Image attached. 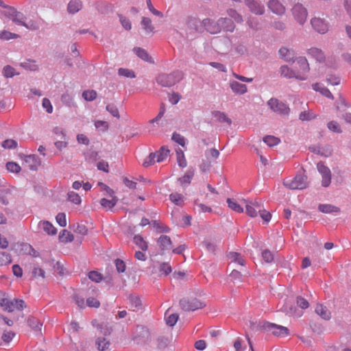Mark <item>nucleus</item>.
<instances>
[{
    "label": "nucleus",
    "mask_w": 351,
    "mask_h": 351,
    "mask_svg": "<svg viewBox=\"0 0 351 351\" xmlns=\"http://www.w3.org/2000/svg\"><path fill=\"white\" fill-rule=\"evenodd\" d=\"M3 74L5 77H12L15 75V69L12 66L7 65L3 67Z\"/></svg>",
    "instance_id": "obj_59"
},
{
    "label": "nucleus",
    "mask_w": 351,
    "mask_h": 351,
    "mask_svg": "<svg viewBox=\"0 0 351 351\" xmlns=\"http://www.w3.org/2000/svg\"><path fill=\"white\" fill-rule=\"evenodd\" d=\"M228 14L230 17L233 19L237 23H241L243 21V18L241 14H239L236 10L233 9H229L227 11Z\"/></svg>",
    "instance_id": "obj_54"
},
{
    "label": "nucleus",
    "mask_w": 351,
    "mask_h": 351,
    "mask_svg": "<svg viewBox=\"0 0 351 351\" xmlns=\"http://www.w3.org/2000/svg\"><path fill=\"white\" fill-rule=\"evenodd\" d=\"M106 110L111 114L112 116L119 119V112L118 108L115 106L111 104L107 105Z\"/></svg>",
    "instance_id": "obj_63"
},
{
    "label": "nucleus",
    "mask_w": 351,
    "mask_h": 351,
    "mask_svg": "<svg viewBox=\"0 0 351 351\" xmlns=\"http://www.w3.org/2000/svg\"><path fill=\"white\" fill-rule=\"evenodd\" d=\"M88 276L90 280L95 282H99L103 278L102 275L97 271H90Z\"/></svg>",
    "instance_id": "obj_52"
},
{
    "label": "nucleus",
    "mask_w": 351,
    "mask_h": 351,
    "mask_svg": "<svg viewBox=\"0 0 351 351\" xmlns=\"http://www.w3.org/2000/svg\"><path fill=\"white\" fill-rule=\"evenodd\" d=\"M308 54L320 62L325 60V56L324 52L318 48L312 47L309 49L308 50Z\"/></svg>",
    "instance_id": "obj_25"
},
{
    "label": "nucleus",
    "mask_w": 351,
    "mask_h": 351,
    "mask_svg": "<svg viewBox=\"0 0 351 351\" xmlns=\"http://www.w3.org/2000/svg\"><path fill=\"white\" fill-rule=\"evenodd\" d=\"M12 263L10 254L0 252V267L5 266Z\"/></svg>",
    "instance_id": "obj_45"
},
{
    "label": "nucleus",
    "mask_w": 351,
    "mask_h": 351,
    "mask_svg": "<svg viewBox=\"0 0 351 351\" xmlns=\"http://www.w3.org/2000/svg\"><path fill=\"white\" fill-rule=\"evenodd\" d=\"M226 202L228 207L231 210L239 213H241L243 212V206L241 204H239L235 199L232 198H228Z\"/></svg>",
    "instance_id": "obj_37"
},
{
    "label": "nucleus",
    "mask_w": 351,
    "mask_h": 351,
    "mask_svg": "<svg viewBox=\"0 0 351 351\" xmlns=\"http://www.w3.org/2000/svg\"><path fill=\"white\" fill-rule=\"evenodd\" d=\"M128 299L130 301V308L133 311H136L141 308L142 302L140 298L138 296L130 295Z\"/></svg>",
    "instance_id": "obj_32"
},
{
    "label": "nucleus",
    "mask_w": 351,
    "mask_h": 351,
    "mask_svg": "<svg viewBox=\"0 0 351 351\" xmlns=\"http://www.w3.org/2000/svg\"><path fill=\"white\" fill-rule=\"evenodd\" d=\"M267 105L274 112L286 116L289 114L290 108L287 104L276 98H271L267 101Z\"/></svg>",
    "instance_id": "obj_5"
},
{
    "label": "nucleus",
    "mask_w": 351,
    "mask_h": 351,
    "mask_svg": "<svg viewBox=\"0 0 351 351\" xmlns=\"http://www.w3.org/2000/svg\"><path fill=\"white\" fill-rule=\"evenodd\" d=\"M245 206V211L250 217H256L259 212L263 210V204L261 202L255 201H247L242 199Z\"/></svg>",
    "instance_id": "obj_7"
},
{
    "label": "nucleus",
    "mask_w": 351,
    "mask_h": 351,
    "mask_svg": "<svg viewBox=\"0 0 351 351\" xmlns=\"http://www.w3.org/2000/svg\"><path fill=\"white\" fill-rule=\"evenodd\" d=\"M284 185L290 189H304L308 185L307 177L303 174L297 175L292 180H285Z\"/></svg>",
    "instance_id": "obj_3"
},
{
    "label": "nucleus",
    "mask_w": 351,
    "mask_h": 351,
    "mask_svg": "<svg viewBox=\"0 0 351 351\" xmlns=\"http://www.w3.org/2000/svg\"><path fill=\"white\" fill-rule=\"evenodd\" d=\"M268 7L272 12L276 14L280 15L285 12V6L278 0H270L268 3Z\"/></svg>",
    "instance_id": "obj_19"
},
{
    "label": "nucleus",
    "mask_w": 351,
    "mask_h": 351,
    "mask_svg": "<svg viewBox=\"0 0 351 351\" xmlns=\"http://www.w3.org/2000/svg\"><path fill=\"white\" fill-rule=\"evenodd\" d=\"M280 71L281 75L287 78H295L302 81L306 80V77L304 74L297 72L295 69H291L286 65L282 66Z\"/></svg>",
    "instance_id": "obj_12"
},
{
    "label": "nucleus",
    "mask_w": 351,
    "mask_h": 351,
    "mask_svg": "<svg viewBox=\"0 0 351 351\" xmlns=\"http://www.w3.org/2000/svg\"><path fill=\"white\" fill-rule=\"evenodd\" d=\"M16 199V193L10 189H0V203L4 206L15 203Z\"/></svg>",
    "instance_id": "obj_9"
},
{
    "label": "nucleus",
    "mask_w": 351,
    "mask_h": 351,
    "mask_svg": "<svg viewBox=\"0 0 351 351\" xmlns=\"http://www.w3.org/2000/svg\"><path fill=\"white\" fill-rule=\"evenodd\" d=\"M68 198L71 202L75 204H80L82 201L80 196L73 191H70L68 193Z\"/></svg>",
    "instance_id": "obj_57"
},
{
    "label": "nucleus",
    "mask_w": 351,
    "mask_h": 351,
    "mask_svg": "<svg viewBox=\"0 0 351 351\" xmlns=\"http://www.w3.org/2000/svg\"><path fill=\"white\" fill-rule=\"evenodd\" d=\"M96 345L99 350L104 351L109 348L110 343L106 338H98L96 341Z\"/></svg>",
    "instance_id": "obj_42"
},
{
    "label": "nucleus",
    "mask_w": 351,
    "mask_h": 351,
    "mask_svg": "<svg viewBox=\"0 0 351 351\" xmlns=\"http://www.w3.org/2000/svg\"><path fill=\"white\" fill-rule=\"evenodd\" d=\"M318 209L320 212L324 213H332L340 211L338 207L331 204H319Z\"/></svg>",
    "instance_id": "obj_36"
},
{
    "label": "nucleus",
    "mask_w": 351,
    "mask_h": 351,
    "mask_svg": "<svg viewBox=\"0 0 351 351\" xmlns=\"http://www.w3.org/2000/svg\"><path fill=\"white\" fill-rule=\"evenodd\" d=\"M194 176V170L189 169L186 173L181 178L178 179L180 184L182 186L189 184L191 182V180Z\"/></svg>",
    "instance_id": "obj_31"
},
{
    "label": "nucleus",
    "mask_w": 351,
    "mask_h": 351,
    "mask_svg": "<svg viewBox=\"0 0 351 351\" xmlns=\"http://www.w3.org/2000/svg\"><path fill=\"white\" fill-rule=\"evenodd\" d=\"M59 239L62 242L68 243L73 241L74 237L71 232L63 230L59 235Z\"/></svg>",
    "instance_id": "obj_39"
},
{
    "label": "nucleus",
    "mask_w": 351,
    "mask_h": 351,
    "mask_svg": "<svg viewBox=\"0 0 351 351\" xmlns=\"http://www.w3.org/2000/svg\"><path fill=\"white\" fill-rule=\"evenodd\" d=\"M207 32L210 34H217L221 30V23L219 19L214 21L210 19H204L202 22Z\"/></svg>",
    "instance_id": "obj_14"
},
{
    "label": "nucleus",
    "mask_w": 351,
    "mask_h": 351,
    "mask_svg": "<svg viewBox=\"0 0 351 351\" xmlns=\"http://www.w3.org/2000/svg\"><path fill=\"white\" fill-rule=\"evenodd\" d=\"M182 77L180 72H173L172 73H162L158 75L156 82L158 84L165 87H169L178 82Z\"/></svg>",
    "instance_id": "obj_1"
},
{
    "label": "nucleus",
    "mask_w": 351,
    "mask_h": 351,
    "mask_svg": "<svg viewBox=\"0 0 351 351\" xmlns=\"http://www.w3.org/2000/svg\"><path fill=\"white\" fill-rule=\"evenodd\" d=\"M292 13L295 19L300 24L303 25L307 18V10L300 3L295 4L293 9Z\"/></svg>",
    "instance_id": "obj_10"
},
{
    "label": "nucleus",
    "mask_w": 351,
    "mask_h": 351,
    "mask_svg": "<svg viewBox=\"0 0 351 351\" xmlns=\"http://www.w3.org/2000/svg\"><path fill=\"white\" fill-rule=\"evenodd\" d=\"M134 51L136 54V56L143 60L147 62H153L152 57L144 49L140 47H135L134 48Z\"/></svg>",
    "instance_id": "obj_30"
},
{
    "label": "nucleus",
    "mask_w": 351,
    "mask_h": 351,
    "mask_svg": "<svg viewBox=\"0 0 351 351\" xmlns=\"http://www.w3.org/2000/svg\"><path fill=\"white\" fill-rule=\"evenodd\" d=\"M245 4L250 10L255 14L261 15L264 13V6L258 3L255 0H245Z\"/></svg>",
    "instance_id": "obj_18"
},
{
    "label": "nucleus",
    "mask_w": 351,
    "mask_h": 351,
    "mask_svg": "<svg viewBox=\"0 0 351 351\" xmlns=\"http://www.w3.org/2000/svg\"><path fill=\"white\" fill-rule=\"evenodd\" d=\"M294 302L296 304V305L299 306V308L302 309V312H304L305 309L309 307L308 302L301 296L296 297Z\"/></svg>",
    "instance_id": "obj_41"
},
{
    "label": "nucleus",
    "mask_w": 351,
    "mask_h": 351,
    "mask_svg": "<svg viewBox=\"0 0 351 351\" xmlns=\"http://www.w3.org/2000/svg\"><path fill=\"white\" fill-rule=\"evenodd\" d=\"M17 143L13 139H7L2 143V147L5 149L16 148Z\"/></svg>",
    "instance_id": "obj_61"
},
{
    "label": "nucleus",
    "mask_w": 351,
    "mask_h": 351,
    "mask_svg": "<svg viewBox=\"0 0 351 351\" xmlns=\"http://www.w3.org/2000/svg\"><path fill=\"white\" fill-rule=\"evenodd\" d=\"M83 7L81 0H71L67 5V11L70 14H75L79 12Z\"/></svg>",
    "instance_id": "obj_22"
},
{
    "label": "nucleus",
    "mask_w": 351,
    "mask_h": 351,
    "mask_svg": "<svg viewBox=\"0 0 351 351\" xmlns=\"http://www.w3.org/2000/svg\"><path fill=\"white\" fill-rule=\"evenodd\" d=\"M215 117L220 122H226L228 125H230L232 121L230 119H229L227 115L223 112H217L215 114Z\"/></svg>",
    "instance_id": "obj_62"
},
{
    "label": "nucleus",
    "mask_w": 351,
    "mask_h": 351,
    "mask_svg": "<svg viewBox=\"0 0 351 351\" xmlns=\"http://www.w3.org/2000/svg\"><path fill=\"white\" fill-rule=\"evenodd\" d=\"M230 87L232 92L237 95H243L247 91L245 84H241L234 80L230 82Z\"/></svg>",
    "instance_id": "obj_20"
},
{
    "label": "nucleus",
    "mask_w": 351,
    "mask_h": 351,
    "mask_svg": "<svg viewBox=\"0 0 351 351\" xmlns=\"http://www.w3.org/2000/svg\"><path fill=\"white\" fill-rule=\"evenodd\" d=\"M180 305L184 311H195L206 306L204 302L196 298H187L180 301Z\"/></svg>",
    "instance_id": "obj_4"
},
{
    "label": "nucleus",
    "mask_w": 351,
    "mask_h": 351,
    "mask_svg": "<svg viewBox=\"0 0 351 351\" xmlns=\"http://www.w3.org/2000/svg\"><path fill=\"white\" fill-rule=\"evenodd\" d=\"M15 333L11 330H4L3 333L0 337V346L8 344L14 337Z\"/></svg>",
    "instance_id": "obj_33"
},
{
    "label": "nucleus",
    "mask_w": 351,
    "mask_h": 351,
    "mask_svg": "<svg viewBox=\"0 0 351 351\" xmlns=\"http://www.w3.org/2000/svg\"><path fill=\"white\" fill-rule=\"evenodd\" d=\"M279 54L280 58L284 59L285 61L288 62H294L293 58L295 56V53L293 50H290L286 47H282L279 50Z\"/></svg>",
    "instance_id": "obj_23"
},
{
    "label": "nucleus",
    "mask_w": 351,
    "mask_h": 351,
    "mask_svg": "<svg viewBox=\"0 0 351 351\" xmlns=\"http://www.w3.org/2000/svg\"><path fill=\"white\" fill-rule=\"evenodd\" d=\"M296 62V65H298V66H294L295 71L304 74L306 77V73L310 69L307 60L304 57H300L297 59Z\"/></svg>",
    "instance_id": "obj_16"
},
{
    "label": "nucleus",
    "mask_w": 351,
    "mask_h": 351,
    "mask_svg": "<svg viewBox=\"0 0 351 351\" xmlns=\"http://www.w3.org/2000/svg\"><path fill=\"white\" fill-rule=\"evenodd\" d=\"M228 257L232 263L238 264L242 267L245 266V260L240 254L234 252H230L228 253Z\"/></svg>",
    "instance_id": "obj_28"
},
{
    "label": "nucleus",
    "mask_w": 351,
    "mask_h": 351,
    "mask_svg": "<svg viewBox=\"0 0 351 351\" xmlns=\"http://www.w3.org/2000/svg\"><path fill=\"white\" fill-rule=\"evenodd\" d=\"M313 28L320 34H325L328 30V24L320 17H314L311 21Z\"/></svg>",
    "instance_id": "obj_13"
},
{
    "label": "nucleus",
    "mask_w": 351,
    "mask_h": 351,
    "mask_svg": "<svg viewBox=\"0 0 351 351\" xmlns=\"http://www.w3.org/2000/svg\"><path fill=\"white\" fill-rule=\"evenodd\" d=\"M27 324L36 332H40L43 324L36 317H29L27 319Z\"/></svg>",
    "instance_id": "obj_29"
},
{
    "label": "nucleus",
    "mask_w": 351,
    "mask_h": 351,
    "mask_svg": "<svg viewBox=\"0 0 351 351\" xmlns=\"http://www.w3.org/2000/svg\"><path fill=\"white\" fill-rule=\"evenodd\" d=\"M282 311L286 313L287 315L295 318L300 317L304 314V312H302V309L299 308V306L296 305L295 302H286L285 304L282 307Z\"/></svg>",
    "instance_id": "obj_8"
},
{
    "label": "nucleus",
    "mask_w": 351,
    "mask_h": 351,
    "mask_svg": "<svg viewBox=\"0 0 351 351\" xmlns=\"http://www.w3.org/2000/svg\"><path fill=\"white\" fill-rule=\"evenodd\" d=\"M313 88L315 91L319 92L322 95L330 99H333V95L330 91L327 88L321 86L319 83L313 84Z\"/></svg>",
    "instance_id": "obj_34"
},
{
    "label": "nucleus",
    "mask_w": 351,
    "mask_h": 351,
    "mask_svg": "<svg viewBox=\"0 0 351 351\" xmlns=\"http://www.w3.org/2000/svg\"><path fill=\"white\" fill-rule=\"evenodd\" d=\"M3 15L16 25L26 26L24 14L16 10L14 8L9 7L8 10L3 12Z\"/></svg>",
    "instance_id": "obj_6"
},
{
    "label": "nucleus",
    "mask_w": 351,
    "mask_h": 351,
    "mask_svg": "<svg viewBox=\"0 0 351 351\" xmlns=\"http://www.w3.org/2000/svg\"><path fill=\"white\" fill-rule=\"evenodd\" d=\"M318 171L322 176H327L331 174L330 170L328 167L324 165L323 162H318L317 165Z\"/></svg>",
    "instance_id": "obj_55"
},
{
    "label": "nucleus",
    "mask_w": 351,
    "mask_h": 351,
    "mask_svg": "<svg viewBox=\"0 0 351 351\" xmlns=\"http://www.w3.org/2000/svg\"><path fill=\"white\" fill-rule=\"evenodd\" d=\"M38 226L49 235H55L57 233L56 228L48 221H40Z\"/></svg>",
    "instance_id": "obj_24"
},
{
    "label": "nucleus",
    "mask_w": 351,
    "mask_h": 351,
    "mask_svg": "<svg viewBox=\"0 0 351 351\" xmlns=\"http://www.w3.org/2000/svg\"><path fill=\"white\" fill-rule=\"evenodd\" d=\"M315 117V114L311 110L302 112L299 115V119L303 121H311L314 119Z\"/></svg>",
    "instance_id": "obj_46"
},
{
    "label": "nucleus",
    "mask_w": 351,
    "mask_h": 351,
    "mask_svg": "<svg viewBox=\"0 0 351 351\" xmlns=\"http://www.w3.org/2000/svg\"><path fill=\"white\" fill-rule=\"evenodd\" d=\"M327 127L329 130L333 132L341 133L342 132L339 124L335 121H331L328 122L327 124Z\"/></svg>",
    "instance_id": "obj_53"
},
{
    "label": "nucleus",
    "mask_w": 351,
    "mask_h": 351,
    "mask_svg": "<svg viewBox=\"0 0 351 351\" xmlns=\"http://www.w3.org/2000/svg\"><path fill=\"white\" fill-rule=\"evenodd\" d=\"M86 305L90 308H99L100 306V302L95 297H88L86 301Z\"/></svg>",
    "instance_id": "obj_50"
},
{
    "label": "nucleus",
    "mask_w": 351,
    "mask_h": 351,
    "mask_svg": "<svg viewBox=\"0 0 351 351\" xmlns=\"http://www.w3.org/2000/svg\"><path fill=\"white\" fill-rule=\"evenodd\" d=\"M152 226H154V228H155L157 231L160 233H162V232H169L170 230V228L162 224V223H159L158 221H152Z\"/></svg>",
    "instance_id": "obj_47"
},
{
    "label": "nucleus",
    "mask_w": 351,
    "mask_h": 351,
    "mask_svg": "<svg viewBox=\"0 0 351 351\" xmlns=\"http://www.w3.org/2000/svg\"><path fill=\"white\" fill-rule=\"evenodd\" d=\"M315 311L321 318L325 320H329L331 317L330 311L328 308L323 304H317Z\"/></svg>",
    "instance_id": "obj_21"
},
{
    "label": "nucleus",
    "mask_w": 351,
    "mask_h": 351,
    "mask_svg": "<svg viewBox=\"0 0 351 351\" xmlns=\"http://www.w3.org/2000/svg\"><path fill=\"white\" fill-rule=\"evenodd\" d=\"M134 242L143 251H146L148 249L147 243L140 235H136L134 237Z\"/></svg>",
    "instance_id": "obj_43"
},
{
    "label": "nucleus",
    "mask_w": 351,
    "mask_h": 351,
    "mask_svg": "<svg viewBox=\"0 0 351 351\" xmlns=\"http://www.w3.org/2000/svg\"><path fill=\"white\" fill-rule=\"evenodd\" d=\"M263 141L269 147L277 145L280 140L274 136L268 135L263 138Z\"/></svg>",
    "instance_id": "obj_44"
},
{
    "label": "nucleus",
    "mask_w": 351,
    "mask_h": 351,
    "mask_svg": "<svg viewBox=\"0 0 351 351\" xmlns=\"http://www.w3.org/2000/svg\"><path fill=\"white\" fill-rule=\"evenodd\" d=\"M7 169L12 173H19L21 171V167L16 162H8L6 164Z\"/></svg>",
    "instance_id": "obj_58"
},
{
    "label": "nucleus",
    "mask_w": 351,
    "mask_h": 351,
    "mask_svg": "<svg viewBox=\"0 0 351 351\" xmlns=\"http://www.w3.org/2000/svg\"><path fill=\"white\" fill-rule=\"evenodd\" d=\"M20 66L25 69L32 71H35L38 69V66L36 64V61L32 60H27L25 62H21Z\"/></svg>",
    "instance_id": "obj_40"
},
{
    "label": "nucleus",
    "mask_w": 351,
    "mask_h": 351,
    "mask_svg": "<svg viewBox=\"0 0 351 351\" xmlns=\"http://www.w3.org/2000/svg\"><path fill=\"white\" fill-rule=\"evenodd\" d=\"M82 97L86 101H93L97 97V92L93 90H85L82 93Z\"/></svg>",
    "instance_id": "obj_49"
},
{
    "label": "nucleus",
    "mask_w": 351,
    "mask_h": 351,
    "mask_svg": "<svg viewBox=\"0 0 351 351\" xmlns=\"http://www.w3.org/2000/svg\"><path fill=\"white\" fill-rule=\"evenodd\" d=\"M265 328L271 331L273 335L278 337H285L289 335V329L287 327L276 325L274 324L267 323L264 326Z\"/></svg>",
    "instance_id": "obj_11"
},
{
    "label": "nucleus",
    "mask_w": 351,
    "mask_h": 351,
    "mask_svg": "<svg viewBox=\"0 0 351 351\" xmlns=\"http://www.w3.org/2000/svg\"><path fill=\"white\" fill-rule=\"evenodd\" d=\"M157 243L160 251L163 253L167 250L171 249L172 242L168 236L161 235L157 240Z\"/></svg>",
    "instance_id": "obj_17"
},
{
    "label": "nucleus",
    "mask_w": 351,
    "mask_h": 351,
    "mask_svg": "<svg viewBox=\"0 0 351 351\" xmlns=\"http://www.w3.org/2000/svg\"><path fill=\"white\" fill-rule=\"evenodd\" d=\"M24 162L26 166L33 171L37 170L41 165L40 159L34 154L26 156Z\"/></svg>",
    "instance_id": "obj_15"
},
{
    "label": "nucleus",
    "mask_w": 351,
    "mask_h": 351,
    "mask_svg": "<svg viewBox=\"0 0 351 351\" xmlns=\"http://www.w3.org/2000/svg\"><path fill=\"white\" fill-rule=\"evenodd\" d=\"M144 29L148 32L151 33L154 30V27L152 25V21L150 19L147 17H143L141 22Z\"/></svg>",
    "instance_id": "obj_48"
},
{
    "label": "nucleus",
    "mask_w": 351,
    "mask_h": 351,
    "mask_svg": "<svg viewBox=\"0 0 351 351\" xmlns=\"http://www.w3.org/2000/svg\"><path fill=\"white\" fill-rule=\"evenodd\" d=\"M169 199L175 205L182 206L184 204L185 198L181 193L175 192L172 193L169 195Z\"/></svg>",
    "instance_id": "obj_27"
},
{
    "label": "nucleus",
    "mask_w": 351,
    "mask_h": 351,
    "mask_svg": "<svg viewBox=\"0 0 351 351\" xmlns=\"http://www.w3.org/2000/svg\"><path fill=\"white\" fill-rule=\"evenodd\" d=\"M243 341L241 338H237L234 343V348L235 351H245L246 346H243Z\"/></svg>",
    "instance_id": "obj_64"
},
{
    "label": "nucleus",
    "mask_w": 351,
    "mask_h": 351,
    "mask_svg": "<svg viewBox=\"0 0 351 351\" xmlns=\"http://www.w3.org/2000/svg\"><path fill=\"white\" fill-rule=\"evenodd\" d=\"M0 306L3 311L8 312H12L14 310H23L25 306L23 300L18 299L11 300L8 298H4L1 300Z\"/></svg>",
    "instance_id": "obj_2"
},
{
    "label": "nucleus",
    "mask_w": 351,
    "mask_h": 351,
    "mask_svg": "<svg viewBox=\"0 0 351 351\" xmlns=\"http://www.w3.org/2000/svg\"><path fill=\"white\" fill-rule=\"evenodd\" d=\"M57 223L62 227L66 226V215L64 213H58L56 217Z\"/></svg>",
    "instance_id": "obj_60"
},
{
    "label": "nucleus",
    "mask_w": 351,
    "mask_h": 351,
    "mask_svg": "<svg viewBox=\"0 0 351 351\" xmlns=\"http://www.w3.org/2000/svg\"><path fill=\"white\" fill-rule=\"evenodd\" d=\"M117 202L118 199L117 197H111V199L102 198L100 200V204L105 208L111 209L117 204Z\"/></svg>",
    "instance_id": "obj_35"
},
{
    "label": "nucleus",
    "mask_w": 351,
    "mask_h": 351,
    "mask_svg": "<svg viewBox=\"0 0 351 351\" xmlns=\"http://www.w3.org/2000/svg\"><path fill=\"white\" fill-rule=\"evenodd\" d=\"M19 36L16 34L10 32L6 30L0 31V38L4 40H10L13 38H18Z\"/></svg>",
    "instance_id": "obj_51"
},
{
    "label": "nucleus",
    "mask_w": 351,
    "mask_h": 351,
    "mask_svg": "<svg viewBox=\"0 0 351 351\" xmlns=\"http://www.w3.org/2000/svg\"><path fill=\"white\" fill-rule=\"evenodd\" d=\"M118 73L119 75L124 76L125 77L134 78L136 76L133 71L128 69L120 68L118 71Z\"/></svg>",
    "instance_id": "obj_56"
},
{
    "label": "nucleus",
    "mask_w": 351,
    "mask_h": 351,
    "mask_svg": "<svg viewBox=\"0 0 351 351\" xmlns=\"http://www.w3.org/2000/svg\"><path fill=\"white\" fill-rule=\"evenodd\" d=\"M219 21L221 23V29L230 32H232L234 30L235 25L230 19L220 18Z\"/></svg>",
    "instance_id": "obj_26"
},
{
    "label": "nucleus",
    "mask_w": 351,
    "mask_h": 351,
    "mask_svg": "<svg viewBox=\"0 0 351 351\" xmlns=\"http://www.w3.org/2000/svg\"><path fill=\"white\" fill-rule=\"evenodd\" d=\"M157 162L163 161L169 156V150L165 147H162L158 152L153 153Z\"/></svg>",
    "instance_id": "obj_38"
}]
</instances>
